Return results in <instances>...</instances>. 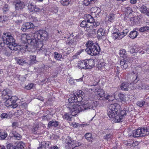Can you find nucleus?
Listing matches in <instances>:
<instances>
[{"instance_id":"obj_1","label":"nucleus","mask_w":149,"mask_h":149,"mask_svg":"<svg viewBox=\"0 0 149 149\" xmlns=\"http://www.w3.org/2000/svg\"><path fill=\"white\" fill-rule=\"evenodd\" d=\"M47 36L48 33L46 31L40 30L32 34H23L21 38L24 43L28 44L25 46V49L30 47L31 46L34 48L40 49H41L43 46L42 41L47 39Z\"/></svg>"},{"instance_id":"obj_2","label":"nucleus","mask_w":149,"mask_h":149,"mask_svg":"<svg viewBox=\"0 0 149 149\" xmlns=\"http://www.w3.org/2000/svg\"><path fill=\"white\" fill-rule=\"evenodd\" d=\"M97 102L90 99L82 100L81 102L74 104L69 107L70 113L72 116H76L80 112L86 109H94L98 105Z\"/></svg>"},{"instance_id":"obj_3","label":"nucleus","mask_w":149,"mask_h":149,"mask_svg":"<svg viewBox=\"0 0 149 149\" xmlns=\"http://www.w3.org/2000/svg\"><path fill=\"white\" fill-rule=\"evenodd\" d=\"M2 38L3 43L4 45L5 44L8 45V47L10 49L14 51L17 50V46L15 43V40L9 33H3Z\"/></svg>"},{"instance_id":"obj_4","label":"nucleus","mask_w":149,"mask_h":149,"mask_svg":"<svg viewBox=\"0 0 149 149\" xmlns=\"http://www.w3.org/2000/svg\"><path fill=\"white\" fill-rule=\"evenodd\" d=\"M86 46L87 47L86 51L88 54L91 56H95L99 53L100 47L97 43H94L92 41L90 40L87 42Z\"/></svg>"},{"instance_id":"obj_5","label":"nucleus","mask_w":149,"mask_h":149,"mask_svg":"<svg viewBox=\"0 0 149 149\" xmlns=\"http://www.w3.org/2000/svg\"><path fill=\"white\" fill-rule=\"evenodd\" d=\"M84 95V93L81 90H79L77 92V93L74 94H73L71 95L70 97L68 99V101L70 103H72L74 102H78L77 103H76L75 104H77L81 102L83 100V97ZM74 104L70 105L69 107H69L71 106L72 105ZM70 111V110H69ZM69 112L70 113V111Z\"/></svg>"},{"instance_id":"obj_6","label":"nucleus","mask_w":149,"mask_h":149,"mask_svg":"<svg viewBox=\"0 0 149 149\" xmlns=\"http://www.w3.org/2000/svg\"><path fill=\"white\" fill-rule=\"evenodd\" d=\"M120 107L119 105L117 103L112 104L110 105L107 110L108 115L110 118H113L118 113L120 112L119 109Z\"/></svg>"},{"instance_id":"obj_7","label":"nucleus","mask_w":149,"mask_h":149,"mask_svg":"<svg viewBox=\"0 0 149 149\" xmlns=\"http://www.w3.org/2000/svg\"><path fill=\"white\" fill-rule=\"evenodd\" d=\"M65 143L66 144L65 148L66 149H73L76 147L80 146L81 144L75 140H72L71 138L68 136L65 140Z\"/></svg>"},{"instance_id":"obj_8","label":"nucleus","mask_w":149,"mask_h":149,"mask_svg":"<svg viewBox=\"0 0 149 149\" xmlns=\"http://www.w3.org/2000/svg\"><path fill=\"white\" fill-rule=\"evenodd\" d=\"M119 112H118V113H117V114L115 115L114 116L113 118L114 119V120L116 123L120 122L123 118V116L126 115V112L125 110L121 111H120V113Z\"/></svg>"},{"instance_id":"obj_9","label":"nucleus","mask_w":149,"mask_h":149,"mask_svg":"<svg viewBox=\"0 0 149 149\" xmlns=\"http://www.w3.org/2000/svg\"><path fill=\"white\" fill-rule=\"evenodd\" d=\"M133 83L129 84L127 82H123L121 84L120 88L122 90L128 91L130 89H133L134 88V87H133Z\"/></svg>"},{"instance_id":"obj_10","label":"nucleus","mask_w":149,"mask_h":149,"mask_svg":"<svg viewBox=\"0 0 149 149\" xmlns=\"http://www.w3.org/2000/svg\"><path fill=\"white\" fill-rule=\"evenodd\" d=\"M15 5V8L17 10H21L25 6L23 2L20 0H17L14 2Z\"/></svg>"},{"instance_id":"obj_11","label":"nucleus","mask_w":149,"mask_h":149,"mask_svg":"<svg viewBox=\"0 0 149 149\" xmlns=\"http://www.w3.org/2000/svg\"><path fill=\"white\" fill-rule=\"evenodd\" d=\"M28 8L30 12H38L39 10V8L37 7L33 3H30L28 6Z\"/></svg>"},{"instance_id":"obj_12","label":"nucleus","mask_w":149,"mask_h":149,"mask_svg":"<svg viewBox=\"0 0 149 149\" xmlns=\"http://www.w3.org/2000/svg\"><path fill=\"white\" fill-rule=\"evenodd\" d=\"M141 137H143L149 134V129L146 127L139 128Z\"/></svg>"},{"instance_id":"obj_13","label":"nucleus","mask_w":149,"mask_h":149,"mask_svg":"<svg viewBox=\"0 0 149 149\" xmlns=\"http://www.w3.org/2000/svg\"><path fill=\"white\" fill-rule=\"evenodd\" d=\"M86 31L90 34H95L96 33V27H93L92 23H91L86 27Z\"/></svg>"},{"instance_id":"obj_14","label":"nucleus","mask_w":149,"mask_h":149,"mask_svg":"<svg viewBox=\"0 0 149 149\" xmlns=\"http://www.w3.org/2000/svg\"><path fill=\"white\" fill-rule=\"evenodd\" d=\"M33 24L31 22H27L24 24L21 28V30L24 32L26 31L27 30L33 28Z\"/></svg>"},{"instance_id":"obj_15","label":"nucleus","mask_w":149,"mask_h":149,"mask_svg":"<svg viewBox=\"0 0 149 149\" xmlns=\"http://www.w3.org/2000/svg\"><path fill=\"white\" fill-rule=\"evenodd\" d=\"M87 69H91L94 66V62L93 59H89L85 60Z\"/></svg>"},{"instance_id":"obj_16","label":"nucleus","mask_w":149,"mask_h":149,"mask_svg":"<svg viewBox=\"0 0 149 149\" xmlns=\"http://www.w3.org/2000/svg\"><path fill=\"white\" fill-rule=\"evenodd\" d=\"M104 132H109L108 134H107L104 135L103 136L104 139L107 140H110L113 137L112 133L111 131V130L109 129H107L105 130Z\"/></svg>"},{"instance_id":"obj_17","label":"nucleus","mask_w":149,"mask_h":149,"mask_svg":"<svg viewBox=\"0 0 149 149\" xmlns=\"http://www.w3.org/2000/svg\"><path fill=\"white\" fill-rule=\"evenodd\" d=\"M139 7V10L142 13H146L148 16H149V9L143 5H140Z\"/></svg>"},{"instance_id":"obj_18","label":"nucleus","mask_w":149,"mask_h":149,"mask_svg":"<svg viewBox=\"0 0 149 149\" xmlns=\"http://www.w3.org/2000/svg\"><path fill=\"white\" fill-rule=\"evenodd\" d=\"M84 19L89 23H92L94 22L93 18L89 14H86L84 16Z\"/></svg>"},{"instance_id":"obj_19","label":"nucleus","mask_w":149,"mask_h":149,"mask_svg":"<svg viewBox=\"0 0 149 149\" xmlns=\"http://www.w3.org/2000/svg\"><path fill=\"white\" fill-rule=\"evenodd\" d=\"M125 14L126 16H128L129 18L132 15V13L133 12L131 8L130 7H125L124 9Z\"/></svg>"},{"instance_id":"obj_20","label":"nucleus","mask_w":149,"mask_h":149,"mask_svg":"<svg viewBox=\"0 0 149 149\" xmlns=\"http://www.w3.org/2000/svg\"><path fill=\"white\" fill-rule=\"evenodd\" d=\"M143 83V82L140 80H137L136 83L133 84V87H134V88H133V89H141Z\"/></svg>"},{"instance_id":"obj_21","label":"nucleus","mask_w":149,"mask_h":149,"mask_svg":"<svg viewBox=\"0 0 149 149\" xmlns=\"http://www.w3.org/2000/svg\"><path fill=\"white\" fill-rule=\"evenodd\" d=\"M77 67L81 69H87L86 61L83 60L79 61L78 63Z\"/></svg>"},{"instance_id":"obj_22","label":"nucleus","mask_w":149,"mask_h":149,"mask_svg":"<svg viewBox=\"0 0 149 149\" xmlns=\"http://www.w3.org/2000/svg\"><path fill=\"white\" fill-rule=\"evenodd\" d=\"M116 15L112 13L109 14L107 17V21L109 22L112 23L114 21L116 18Z\"/></svg>"},{"instance_id":"obj_23","label":"nucleus","mask_w":149,"mask_h":149,"mask_svg":"<svg viewBox=\"0 0 149 149\" xmlns=\"http://www.w3.org/2000/svg\"><path fill=\"white\" fill-rule=\"evenodd\" d=\"M9 99L11 100V102L13 103V108H16L17 106V104L16 103L17 100H18L17 97L16 96H12Z\"/></svg>"},{"instance_id":"obj_24","label":"nucleus","mask_w":149,"mask_h":149,"mask_svg":"<svg viewBox=\"0 0 149 149\" xmlns=\"http://www.w3.org/2000/svg\"><path fill=\"white\" fill-rule=\"evenodd\" d=\"M128 59L126 60L125 58H123L120 61V65L122 68L123 69H126L127 67Z\"/></svg>"},{"instance_id":"obj_25","label":"nucleus","mask_w":149,"mask_h":149,"mask_svg":"<svg viewBox=\"0 0 149 149\" xmlns=\"http://www.w3.org/2000/svg\"><path fill=\"white\" fill-rule=\"evenodd\" d=\"M139 34L138 32L136 31H133L130 32L129 34V37L132 39L136 38Z\"/></svg>"},{"instance_id":"obj_26","label":"nucleus","mask_w":149,"mask_h":149,"mask_svg":"<svg viewBox=\"0 0 149 149\" xmlns=\"http://www.w3.org/2000/svg\"><path fill=\"white\" fill-rule=\"evenodd\" d=\"M119 55L121 57L123 58H125L126 60H127V55L125 49H120L119 52Z\"/></svg>"},{"instance_id":"obj_27","label":"nucleus","mask_w":149,"mask_h":149,"mask_svg":"<svg viewBox=\"0 0 149 149\" xmlns=\"http://www.w3.org/2000/svg\"><path fill=\"white\" fill-rule=\"evenodd\" d=\"M106 34L105 30L102 28H100L98 30L97 33V35L99 37L105 36Z\"/></svg>"},{"instance_id":"obj_28","label":"nucleus","mask_w":149,"mask_h":149,"mask_svg":"<svg viewBox=\"0 0 149 149\" xmlns=\"http://www.w3.org/2000/svg\"><path fill=\"white\" fill-rule=\"evenodd\" d=\"M115 95L114 93L112 95L106 94L104 95V97L109 101L113 100L114 99Z\"/></svg>"},{"instance_id":"obj_29","label":"nucleus","mask_w":149,"mask_h":149,"mask_svg":"<svg viewBox=\"0 0 149 149\" xmlns=\"http://www.w3.org/2000/svg\"><path fill=\"white\" fill-rule=\"evenodd\" d=\"M116 31L115 32H113L112 33L111 37L113 39L120 40V39H119L120 33L118 30H116Z\"/></svg>"},{"instance_id":"obj_30","label":"nucleus","mask_w":149,"mask_h":149,"mask_svg":"<svg viewBox=\"0 0 149 149\" xmlns=\"http://www.w3.org/2000/svg\"><path fill=\"white\" fill-rule=\"evenodd\" d=\"M5 102V105L6 107H10L13 108V103L11 102V100L9 99V97L8 98Z\"/></svg>"},{"instance_id":"obj_31","label":"nucleus","mask_w":149,"mask_h":149,"mask_svg":"<svg viewBox=\"0 0 149 149\" xmlns=\"http://www.w3.org/2000/svg\"><path fill=\"white\" fill-rule=\"evenodd\" d=\"M10 92V91L8 89H5L2 92V96H4V97L6 96L5 97H3L4 99H7L8 97H10L9 95H8V93Z\"/></svg>"},{"instance_id":"obj_32","label":"nucleus","mask_w":149,"mask_h":149,"mask_svg":"<svg viewBox=\"0 0 149 149\" xmlns=\"http://www.w3.org/2000/svg\"><path fill=\"white\" fill-rule=\"evenodd\" d=\"M24 144L22 141L19 142L15 146V149H23L24 147Z\"/></svg>"},{"instance_id":"obj_33","label":"nucleus","mask_w":149,"mask_h":149,"mask_svg":"<svg viewBox=\"0 0 149 149\" xmlns=\"http://www.w3.org/2000/svg\"><path fill=\"white\" fill-rule=\"evenodd\" d=\"M139 131V128L136 130H134L132 133V136L133 137H141L140 132Z\"/></svg>"},{"instance_id":"obj_34","label":"nucleus","mask_w":149,"mask_h":149,"mask_svg":"<svg viewBox=\"0 0 149 149\" xmlns=\"http://www.w3.org/2000/svg\"><path fill=\"white\" fill-rule=\"evenodd\" d=\"M54 58L57 60L60 61L62 58V55L60 53L57 52H55L54 54Z\"/></svg>"},{"instance_id":"obj_35","label":"nucleus","mask_w":149,"mask_h":149,"mask_svg":"<svg viewBox=\"0 0 149 149\" xmlns=\"http://www.w3.org/2000/svg\"><path fill=\"white\" fill-rule=\"evenodd\" d=\"M96 94L100 97L104 96V90L102 89H99L96 92Z\"/></svg>"},{"instance_id":"obj_36","label":"nucleus","mask_w":149,"mask_h":149,"mask_svg":"<svg viewBox=\"0 0 149 149\" xmlns=\"http://www.w3.org/2000/svg\"><path fill=\"white\" fill-rule=\"evenodd\" d=\"M58 125V122L57 121H50L48 124V126L57 127Z\"/></svg>"},{"instance_id":"obj_37","label":"nucleus","mask_w":149,"mask_h":149,"mask_svg":"<svg viewBox=\"0 0 149 149\" xmlns=\"http://www.w3.org/2000/svg\"><path fill=\"white\" fill-rule=\"evenodd\" d=\"M7 134L5 131L0 132V140H4L7 136Z\"/></svg>"},{"instance_id":"obj_38","label":"nucleus","mask_w":149,"mask_h":149,"mask_svg":"<svg viewBox=\"0 0 149 149\" xmlns=\"http://www.w3.org/2000/svg\"><path fill=\"white\" fill-rule=\"evenodd\" d=\"M97 1V0H84V4L86 6H88L90 4H93Z\"/></svg>"},{"instance_id":"obj_39","label":"nucleus","mask_w":149,"mask_h":149,"mask_svg":"<svg viewBox=\"0 0 149 149\" xmlns=\"http://www.w3.org/2000/svg\"><path fill=\"white\" fill-rule=\"evenodd\" d=\"M12 133L13 135L17 139L19 140L22 138V136L16 131H13Z\"/></svg>"},{"instance_id":"obj_40","label":"nucleus","mask_w":149,"mask_h":149,"mask_svg":"<svg viewBox=\"0 0 149 149\" xmlns=\"http://www.w3.org/2000/svg\"><path fill=\"white\" fill-rule=\"evenodd\" d=\"M62 117L65 120L70 121L71 120L72 117L68 113H65L63 115Z\"/></svg>"},{"instance_id":"obj_41","label":"nucleus","mask_w":149,"mask_h":149,"mask_svg":"<svg viewBox=\"0 0 149 149\" xmlns=\"http://www.w3.org/2000/svg\"><path fill=\"white\" fill-rule=\"evenodd\" d=\"M86 139L89 141H91L93 139L92 134L91 133H87L85 135Z\"/></svg>"},{"instance_id":"obj_42","label":"nucleus","mask_w":149,"mask_h":149,"mask_svg":"<svg viewBox=\"0 0 149 149\" xmlns=\"http://www.w3.org/2000/svg\"><path fill=\"white\" fill-rule=\"evenodd\" d=\"M71 1V0H61L60 1L61 4L63 6L68 5Z\"/></svg>"},{"instance_id":"obj_43","label":"nucleus","mask_w":149,"mask_h":149,"mask_svg":"<svg viewBox=\"0 0 149 149\" xmlns=\"http://www.w3.org/2000/svg\"><path fill=\"white\" fill-rule=\"evenodd\" d=\"M91 24L88 23L86 20L82 21L80 24V26L82 27L86 28V27Z\"/></svg>"},{"instance_id":"obj_44","label":"nucleus","mask_w":149,"mask_h":149,"mask_svg":"<svg viewBox=\"0 0 149 149\" xmlns=\"http://www.w3.org/2000/svg\"><path fill=\"white\" fill-rule=\"evenodd\" d=\"M50 143L49 141H43L41 142V146L44 148L48 147L49 146Z\"/></svg>"},{"instance_id":"obj_45","label":"nucleus","mask_w":149,"mask_h":149,"mask_svg":"<svg viewBox=\"0 0 149 149\" xmlns=\"http://www.w3.org/2000/svg\"><path fill=\"white\" fill-rule=\"evenodd\" d=\"M30 64H33L35 63L37 61L36 60V56H30Z\"/></svg>"},{"instance_id":"obj_46","label":"nucleus","mask_w":149,"mask_h":149,"mask_svg":"<svg viewBox=\"0 0 149 149\" xmlns=\"http://www.w3.org/2000/svg\"><path fill=\"white\" fill-rule=\"evenodd\" d=\"M149 31V26H145L140 28L139 29V31L143 32L145 31Z\"/></svg>"},{"instance_id":"obj_47","label":"nucleus","mask_w":149,"mask_h":149,"mask_svg":"<svg viewBox=\"0 0 149 149\" xmlns=\"http://www.w3.org/2000/svg\"><path fill=\"white\" fill-rule=\"evenodd\" d=\"M130 19V21L131 22H133L134 23H135L138 21V19L137 17H130L129 18Z\"/></svg>"},{"instance_id":"obj_48","label":"nucleus","mask_w":149,"mask_h":149,"mask_svg":"<svg viewBox=\"0 0 149 149\" xmlns=\"http://www.w3.org/2000/svg\"><path fill=\"white\" fill-rule=\"evenodd\" d=\"M93 9L94 10H96L95 14L96 15H98L100 13L101 10L100 8L97 7H94L93 8Z\"/></svg>"},{"instance_id":"obj_49","label":"nucleus","mask_w":149,"mask_h":149,"mask_svg":"<svg viewBox=\"0 0 149 149\" xmlns=\"http://www.w3.org/2000/svg\"><path fill=\"white\" fill-rule=\"evenodd\" d=\"M145 104V102L144 101H138L136 102L137 106L142 107Z\"/></svg>"},{"instance_id":"obj_50","label":"nucleus","mask_w":149,"mask_h":149,"mask_svg":"<svg viewBox=\"0 0 149 149\" xmlns=\"http://www.w3.org/2000/svg\"><path fill=\"white\" fill-rule=\"evenodd\" d=\"M118 96L120 99L122 101H125L126 100V97L123 94H119Z\"/></svg>"},{"instance_id":"obj_51","label":"nucleus","mask_w":149,"mask_h":149,"mask_svg":"<svg viewBox=\"0 0 149 149\" xmlns=\"http://www.w3.org/2000/svg\"><path fill=\"white\" fill-rule=\"evenodd\" d=\"M17 61L18 64L19 65H23L24 64L26 63L25 61L21 59H17Z\"/></svg>"},{"instance_id":"obj_52","label":"nucleus","mask_w":149,"mask_h":149,"mask_svg":"<svg viewBox=\"0 0 149 149\" xmlns=\"http://www.w3.org/2000/svg\"><path fill=\"white\" fill-rule=\"evenodd\" d=\"M132 80L133 82L132 83H133L134 84L135 83H136V81L137 79L138 76L136 74L134 73L133 74H132Z\"/></svg>"},{"instance_id":"obj_53","label":"nucleus","mask_w":149,"mask_h":149,"mask_svg":"<svg viewBox=\"0 0 149 149\" xmlns=\"http://www.w3.org/2000/svg\"><path fill=\"white\" fill-rule=\"evenodd\" d=\"M38 125H37L35 127H34L33 128L32 130V132L34 134H38L39 132L38 131Z\"/></svg>"},{"instance_id":"obj_54","label":"nucleus","mask_w":149,"mask_h":149,"mask_svg":"<svg viewBox=\"0 0 149 149\" xmlns=\"http://www.w3.org/2000/svg\"><path fill=\"white\" fill-rule=\"evenodd\" d=\"M8 17L5 15L0 16V21L1 22H3V21H5L7 20Z\"/></svg>"},{"instance_id":"obj_55","label":"nucleus","mask_w":149,"mask_h":149,"mask_svg":"<svg viewBox=\"0 0 149 149\" xmlns=\"http://www.w3.org/2000/svg\"><path fill=\"white\" fill-rule=\"evenodd\" d=\"M149 86L148 85L143 82V85L141 89L146 90L149 89Z\"/></svg>"},{"instance_id":"obj_56","label":"nucleus","mask_w":149,"mask_h":149,"mask_svg":"<svg viewBox=\"0 0 149 149\" xmlns=\"http://www.w3.org/2000/svg\"><path fill=\"white\" fill-rule=\"evenodd\" d=\"M135 46L131 47L130 51L131 53H135L137 51V50L135 49Z\"/></svg>"},{"instance_id":"obj_57","label":"nucleus","mask_w":149,"mask_h":149,"mask_svg":"<svg viewBox=\"0 0 149 149\" xmlns=\"http://www.w3.org/2000/svg\"><path fill=\"white\" fill-rule=\"evenodd\" d=\"M7 148L8 149H15V146H14L12 144L10 143L7 145Z\"/></svg>"},{"instance_id":"obj_58","label":"nucleus","mask_w":149,"mask_h":149,"mask_svg":"<svg viewBox=\"0 0 149 149\" xmlns=\"http://www.w3.org/2000/svg\"><path fill=\"white\" fill-rule=\"evenodd\" d=\"M34 85L33 84H29L25 86V88L26 89L30 90L33 87Z\"/></svg>"},{"instance_id":"obj_59","label":"nucleus","mask_w":149,"mask_h":149,"mask_svg":"<svg viewBox=\"0 0 149 149\" xmlns=\"http://www.w3.org/2000/svg\"><path fill=\"white\" fill-rule=\"evenodd\" d=\"M126 34H125L123 33V31L122 32H121L119 34V39H121L123 38L126 35Z\"/></svg>"},{"instance_id":"obj_60","label":"nucleus","mask_w":149,"mask_h":149,"mask_svg":"<svg viewBox=\"0 0 149 149\" xmlns=\"http://www.w3.org/2000/svg\"><path fill=\"white\" fill-rule=\"evenodd\" d=\"M39 10L38 11V12H39L40 13H42L44 14V15H45L46 11L44 8H39Z\"/></svg>"},{"instance_id":"obj_61","label":"nucleus","mask_w":149,"mask_h":149,"mask_svg":"<svg viewBox=\"0 0 149 149\" xmlns=\"http://www.w3.org/2000/svg\"><path fill=\"white\" fill-rule=\"evenodd\" d=\"M1 117L2 118H7L8 117V115L6 113H3L1 114Z\"/></svg>"},{"instance_id":"obj_62","label":"nucleus","mask_w":149,"mask_h":149,"mask_svg":"<svg viewBox=\"0 0 149 149\" xmlns=\"http://www.w3.org/2000/svg\"><path fill=\"white\" fill-rule=\"evenodd\" d=\"M18 124L17 123L14 122L12 123V126L14 128H16L17 127H18Z\"/></svg>"},{"instance_id":"obj_63","label":"nucleus","mask_w":149,"mask_h":149,"mask_svg":"<svg viewBox=\"0 0 149 149\" xmlns=\"http://www.w3.org/2000/svg\"><path fill=\"white\" fill-rule=\"evenodd\" d=\"M92 25L93 27H95L99 25L100 24L98 22H95L94 21L92 23Z\"/></svg>"},{"instance_id":"obj_64","label":"nucleus","mask_w":149,"mask_h":149,"mask_svg":"<svg viewBox=\"0 0 149 149\" xmlns=\"http://www.w3.org/2000/svg\"><path fill=\"white\" fill-rule=\"evenodd\" d=\"M78 123H76L75 122H72L70 125L74 127H76L78 125Z\"/></svg>"}]
</instances>
